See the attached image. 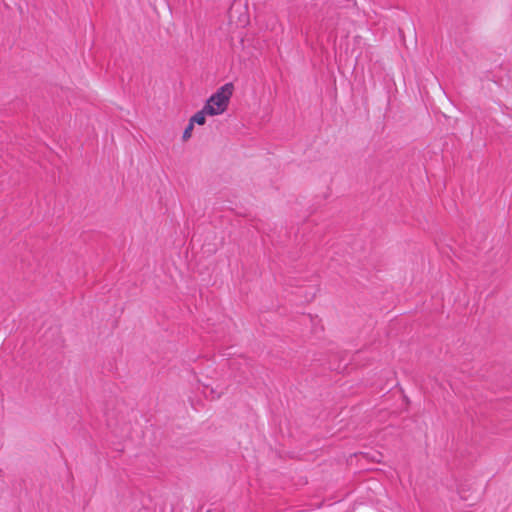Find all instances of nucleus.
<instances>
[{
  "mask_svg": "<svg viewBox=\"0 0 512 512\" xmlns=\"http://www.w3.org/2000/svg\"><path fill=\"white\" fill-rule=\"evenodd\" d=\"M234 86L232 83H226L221 86L205 103V112L208 115L215 116L224 113L228 107L229 100L233 94Z\"/></svg>",
  "mask_w": 512,
  "mask_h": 512,
  "instance_id": "f257e3e1",
  "label": "nucleus"
},
{
  "mask_svg": "<svg viewBox=\"0 0 512 512\" xmlns=\"http://www.w3.org/2000/svg\"><path fill=\"white\" fill-rule=\"evenodd\" d=\"M208 115V112H205V106L202 110L195 113L190 119V123L194 126V124L203 125L205 123V116Z\"/></svg>",
  "mask_w": 512,
  "mask_h": 512,
  "instance_id": "f03ea898",
  "label": "nucleus"
},
{
  "mask_svg": "<svg viewBox=\"0 0 512 512\" xmlns=\"http://www.w3.org/2000/svg\"><path fill=\"white\" fill-rule=\"evenodd\" d=\"M192 130H193V125L189 122V125L185 128L184 132H183V140H187L191 137V134H192Z\"/></svg>",
  "mask_w": 512,
  "mask_h": 512,
  "instance_id": "7ed1b4c3",
  "label": "nucleus"
}]
</instances>
